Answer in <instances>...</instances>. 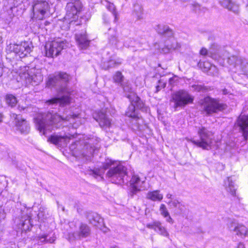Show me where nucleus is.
I'll return each mask as SVG.
<instances>
[{
	"mask_svg": "<svg viewBox=\"0 0 248 248\" xmlns=\"http://www.w3.org/2000/svg\"><path fill=\"white\" fill-rule=\"evenodd\" d=\"M108 169L109 170L106 176L112 183L118 184L124 183V178L127 175L126 168L121 164L115 166L114 161L111 159H106L101 167L91 170L90 174L94 177L100 176L102 178L105 171Z\"/></svg>",
	"mask_w": 248,
	"mask_h": 248,
	"instance_id": "f257e3e1",
	"label": "nucleus"
},
{
	"mask_svg": "<svg viewBox=\"0 0 248 248\" xmlns=\"http://www.w3.org/2000/svg\"><path fill=\"white\" fill-rule=\"evenodd\" d=\"M62 120V116L57 113L47 112L38 114L34 118V122L38 130L45 135L47 131L52 129L53 125L61 123Z\"/></svg>",
	"mask_w": 248,
	"mask_h": 248,
	"instance_id": "f03ea898",
	"label": "nucleus"
},
{
	"mask_svg": "<svg viewBox=\"0 0 248 248\" xmlns=\"http://www.w3.org/2000/svg\"><path fill=\"white\" fill-rule=\"evenodd\" d=\"M199 104L202 111L207 116H210L213 113H218L223 111L227 108V105L215 98L206 96L203 99H201Z\"/></svg>",
	"mask_w": 248,
	"mask_h": 248,
	"instance_id": "7ed1b4c3",
	"label": "nucleus"
},
{
	"mask_svg": "<svg viewBox=\"0 0 248 248\" xmlns=\"http://www.w3.org/2000/svg\"><path fill=\"white\" fill-rule=\"evenodd\" d=\"M200 140H198L191 139V142L203 150H210L213 143V135L211 131L205 127L200 128L198 131Z\"/></svg>",
	"mask_w": 248,
	"mask_h": 248,
	"instance_id": "20e7f679",
	"label": "nucleus"
},
{
	"mask_svg": "<svg viewBox=\"0 0 248 248\" xmlns=\"http://www.w3.org/2000/svg\"><path fill=\"white\" fill-rule=\"evenodd\" d=\"M81 8V3L79 0H71L67 3L65 8L66 15L63 19V22H66L70 25L75 24L78 19V14Z\"/></svg>",
	"mask_w": 248,
	"mask_h": 248,
	"instance_id": "39448f33",
	"label": "nucleus"
},
{
	"mask_svg": "<svg viewBox=\"0 0 248 248\" xmlns=\"http://www.w3.org/2000/svg\"><path fill=\"white\" fill-rule=\"evenodd\" d=\"M72 77L66 73H63V108L69 106L74 103V90L69 88L72 83Z\"/></svg>",
	"mask_w": 248,
	"mask_h": 248,
	"instance_id": "423d86ee",
	"label": "nucleus"
},
{
	"mask_svg": "<svg viewBox=\"0 0 248 248\" xmlns=\"http://www.w3.org/2000/svg\"><path fill=\"white\" fill-rule=\"evenodd\" d=\"M49 8V4L46 0H35L32 6L31 19L33 20L43 19Z\"/></svg>",
	"mask_w": 248,
	"mask_h": 248,
	"instance_id": "0eeeda50",
	"label": "nucleus"
},
{
	"mask_svg": "<svg viewBox=\"0 0 248 248\" xmlns=\"http://www.w3.org/2000/svg\"><path fill=\"white\" fill-rule=\"evenodd\" d=\"M20 78L24 80L26 83L32 85H37L43 80L41 70L40 69H33L29 72L24 71L19 73Z\"/></svg>",
	"mask_w": 248,
	"mask_h": 248,
	"instance_id": "6e6552de",
	"label": "nucleus"
},
{
	"mask_svg": "<svg viewBox=\"0 0 248 248\" xmlns=\"http://www.w3.org/2000/svg\"><path fill=\"white\" fill-rule=\"evenodd\" d=\"M126 97L129 99L131 105L127 108L125 114L128 117L136 118L138 117V114L136 112V108H142L144 104L140 99L134 93H130Z\"/></svg>",
	"mask_w": 248,
	"mask_h": 248,
	"instance_id": "1a4fd4ad",
	"label": "nucleus"
},
{
	"mask_svg": "<svg viewBox=\"0 0 248 248\" xmlns=\"http://www.w3.org/2000/svg\"><path fill=\"white\" fill-rule=\"evenodd\" d=\"M172 100L174 102V107H183L186 105L193 103V97L188 92L181 90L172 95Z\"/></svg>",
	"mask_w": 248,
	"mask_h": 248,
	"instance_id": "9d476101",
	"label": "nucleus"
},
{
	"mask_svg": "<svg viewBox=\"0 0 248 248\" xmlns=\"http://www.w3.org/2000/svg\"><path fill=\"white\" fill-rule=\"evenodd\" d=\"M227 225L230 232H234L236 235L242 238L248 235V228L243 224L239 223L234 218L229 219Z\"/></svg>",
	"mask_w": 248,
	"mask_h": 248,
	"instance_id": "9b49d317",
	"label": "nucleus"
},
{
	"mask_svg": "<svg viewBox=\"0 0 248 248\" xmlns=\"http://www.w3.org/2000/svg\"><path fill=\"white\" fill-rule=\"evenodd\" d=\"M45 48L46 57H57L62 50V41L60 39L48 42L46 44Z\"/></svg>",
	"mask_w": 248,
	"mask_h": 248,
	"instance_id": "f8f14e48",
	"label": "nucleus"
},
{
	"mask_svg": "<svg viewBox=\"0 0 248 248\" xmlns=\"http://www.w3.org/2000/svg\"><path fill=\"white\" fill-rule=\"evenodd\" d=\"M145 178L140 179L138 175H133L130 181V195L133 197L141 190H145L146 187L143 186Z\"/></svg>",
	"mask_w": 248,
	"mask_h": 248,
	"instance_id": "ddd939ff",
	"label": "nucleus"
},
{
	"mask_svg": "<svg viewBox=\"0 0 248 248\" xmlns=\"http://www.w3.org/2000/svg\"><path fill=\"white\" fill-rule=\"evenodd\" d=\"M93 118L102 128H109L111 125V120L105 113L101 111H95L93 113Z\"/></svg>",
	"mask_w": 248,
	"mask_h": 248,
	"instance_id": "4468645a",
	"label": "nucleus"
},
{
	"mask_svg": "<svg viewBox=\"0 0 248 248\" xmlns=\"http://www.w3.org/2000/svg\"><path fill=\"white\" fill-rule=\"evenodd\" d=\"M10 48L16 55L22 58L27 55L31 51L28 43L23 42L20 45L14 44Z\"/></svg>",
	"mask_w": 248,
	"mask_h": 248,
	"instance_id": "2eb2a0df",
	"label": "nucleus"
},
{
	"mask_svg": "<svg viewBox=\"0 0 248 248\" xmlns=\"http://www.w3.org/2000/svg\"><path fill=\"white\" fill-rule=\"evenodd\" d=\"M90 234L91 229L89 226L86 224L81 223L78 227V230L76 232L72 233V236H70L69 238L70 239H80L89 236Z\"/></svg>",
	"mask_w": 248,
	"mask_h": 248,
	"instance_id": "dca6fc26",
	"label": "nucleus"
},
{
	"mask_svg": "<svg viewBox=\"0 0 248 248\" xmlns=\"http://www.w3.org/2000/svg\"><path fill=\"white\" fill-rule=\"evenodd\" d=\"M62 74L61 72L55 73L48 76L46 80V86L48 88H53L61 86ZM61 88L60 87V89Z\"/></svg>",
	"mask_w": 248,
	"mask_h": 248,
	"instance_id": "f3484780",
	"label": "nucleus"
},
{
	"mask_svg": "<svg viewBox=\"0 0 248 248\" xmlns=\"http://www.w3.org/2000/svg\"><path fill=\"white\" fill-rule=\"evenodd\" d=\"M222 57L223 60L227 59V62L230 65L238 69L240 66H242V63L245 59L244 58L237 56L232 55L230 56L229 53L227 51L223 52Z\"/></svg>",
	"mask_w": 248,
	"mask_h": 248,
	"instance_id": "a211bd4d",
	"label": "nucleus"
},
{
	"mask_svg": "<svg viewBox=\"0 0 248 248\" xmlns=\"http://www.w3.org/2000/svg\"><path fill=\"white\" fill-rule=\"evenodd\" d=\"M237 124L242 131L244 138L248 137V115H240L237 119Z\"/></svg>",
	"mask_w": 248,
	"mask_h": 248,
	"instance_id": "6ab92c4d",
	"label": "nucleus"
},
{
	"mask_svg": "<svg viewBox=\"0 0 248 248\" xmlns=\"http://www.w3.org/2000/svg\"><path fill=\"white\" fill-rule=\"evenodd\" d=\"M86 217L90 223L100 228L104 225L103 219L96 213L88 212Z\"/></svg>",
	"mask_w": 248,
	"mask_h": 248,
	"instance_id": "aec40b11",
	"label": "nucleus"
},
{
	"mask_svg": "<svg viewBox=\"0 0 248 248\" xmlns=\"http://www.w3.org/2000/svg\"><path fill=\"white\" fill-rule=\"evenodd\" d=\"M75 39L80 49H86L89 46L90 41L87 38L85 33L76 34Z\"/></svg>",
	"mask_w": 248,
	"mask_h": 248,
	"instance_id": "412c9836",
	"label": "nucleus"
},
{
	"mask_svg": "<svg viewBox=\"0 0 248 248\" xmlns=\"http://www.w3.org/2000/svg\"><path fill=\"white\" fill-rule=\"evenodd\" d=\"M14 116L15 115V119L16 121V125L18 129L21 132V133L27 134L29 132L30 127L29 124L25 119H19L18 116L14 114Z\"/></svg>",
	"mask_w": 248,
	"mask_h": 248,
	"instance_id": "4be33fe9",
	"label": "nucleus"
},
{
	"mask_svg": "<svg viewBox=\"0 0 248 248\" xmlns=\"http://www.w3.org/2000/svg\"><path fill=\"white\" fill-rule=\"evenodd\" d=\"M220 3L224 8L232 11L235 14H238L239 12V6L231 0H220Z\"/></svg>",
	"mask_w": 248,
	"mask_h": 248,
	"instance_id": "5701e85b",
	"label": "nucleus"
},
{
	"mask_svg": "<svg viewBox=\"0 0 248 248\" xmlns=\"http://www.w3.org/2000/svg\"><path fill=\"white\" fill-rule=\"evenodd\" d=\"M18 225V228L22 231L26 232L31 230L32 226L31 222V217L29 216L22 217Z\"/></svg>",
	"mask_w": 248,
	"mask_h": 248,
	"instance_id": "b1692460",
	"label": "nucleus"
},
{
	"mask_svg": "<svg viewBox=\"0 0 248 248\" xmlns=\"http://www.w3.org/2000/svg\"><path fill=\"white\" fill-rule=\"evenodd\" d=\"M170 209H175V214H180L184 209V205L177 200H171L167 202Z\"/></svg>",
	"mask_w": 248,
	"mask_h": 248,
	"instance_id": "393cba45",
	"label": "nucleus"
},
{
	"mask_svg": "<svg viewBox=\"0 0 248 248\" xmlns=\"http://www.w3.org/2000/svg\"><path fill=\"white\" fill-rule=\"evenodd\" d=\"M156 31L165 37H171L173 36L172 31L168 26L164 25H158L156 28Z\"/></svg>",
	"mask_w": 248,
	"mask_h": 248,
	"instance_id": "a878e982",
	"label": "nucleus"
},
{
	"mask_svg": "<svg viewBox=\"0 0 248 248\" xmlns=\"http://www.w3.org/2000/svg\"><path fill=\"white\" fill-rule=\"evenodd\" d=\"M79 114H73L70 116L66 117L65 119L63 118V127L68 126V125L66 124L67 121L69 122L70 124L71 125L72 127H76L78 125L76 123L78 121H79Z\"/></svg>",
	"mask_w": 248,
	"mask_h": 248,
	"instance_id": "bb28decb",
	"label": "nucleus"
},
{
	"mask_svg": "<svg viewBox=\"0 0 248 248\" xmlns=\"http://www.w3.org/2000/svg\"><path fill=\"white\" fill-rule=\"evenodd\" d=\"M225 188L227 192L233 196H235L236 188L234 183L231 177H228L225 181Z\"/></svg>",
	"mask_w": 248,
	"mask_h": 248,
	"instance_id": "cd10ccee",
	"label": "nucleus"
},
{
	"mask_svg": "<svg viewBox=\"0 0 248 248\" xmlns=\"http://www.w3.org/2000/svg\"><path fill=\"white\" fill-rule=\"evenodd\" d=\"M163 196L160 193L159 190L149 191L146 195V198L152 201H160L163 199Z\"/></svg>",
	"mask_w": 248,
	"mask_h": 248,
	"instance_id": "c85d7f7f",
	"label": "nucleus"
},
{
	"mask_svg": "<svg viewBox=\"0 0 248 248\" xmlns=\"http://www.w3.org/2000/svg\"><path fill=\"white\" fill-rule=\"evenodd\" d=\"M143 8L142 6L139 4H134L133 15L135 16L138 20H140L143 18Z\"/></svg>",
	"mask_w": 248,
	"mask_h": 248,
	"instance_id": "c756f323",
	"label": "nucleus"
},
{
	"mask_svg": "<svg viewBox=\"0 0 248 248\" xmlns=\"http://www.w3.org/2000/svg\"><path fill=\"white\" fill-rule=\"evenodd\" d=\"M26 0H9L8 2L12 5L10 7L11 9L13 10L14 8L19 7L20 9H25V6L23 3Z\"/></svg>",
	"mask_w": 248,
	"mask_h": 248,
	"instance_id": "7c9ffc66",
	"label": "nucleus"
},
{
	"mask_svg": "<svg viewBox=\"0 0 248 248\" xmlns=\"http://www.w3.org/2000/svg\"><path fill=\"white\" fill-rule=\"evenodd\" d=\"M5 102L9 106L12 108L15 107L17 103L16 98L11 94H8L6 95Z\"/></svg>",
	"mask_w": 248,
	"mask_h": 248,
	"instance_id": "2f4dec72",
	"label": "nucleus"
},
{
	"mask_svg": "<svg viewBox=\"0 0 248 248\" xmlns=\"http://www.w3.org/2000/svg\"><path fill=\"white\" fill-rule=\"evenodd\" d=\"M46 103L48 105H59V106H61L62 104V96L59 95L57 97H55L51 98V99L47 100Z\"/></svg>",
	"mask_w": 248,
	"mask_h": 248,
	"instance_id": "473e14b6",
	"label": "nucleus"
},
{
	"mask_svg": "<svg viewBox=\"0 0 248 248\" xmlns=\"http://www.w3.org/2000/svg\"><path fill=\"white\" fill-rule=\"evenodd\" d=\"M163 226L161 223L159 221H155L152 223H148L146 225V227L154 230L155 232L159 231L160 228Z\"/></svg>",
	"mask_w": 248,
	"mask_h": 248,
	"instance_id": "72a5a7b5",
	"label": "nucleus"
},
{
	"mask_svg": "<svg viewBox=\"0 0 248 248\" xmlns=\"http://www.w3.org/2000/svg\"><path fill=\"white\" fill-rule=\"evenodd\" d=\"M198 65L204 72L208 73L210 72V69H211V67H212V64L208 62H200L198 63Z\"/></svg>",
	"mask_w": 248,
	"mask_h": 248,
	"instance_id": "f704fd0d",
	"label": "nucleus"
},
{
	"mask_svg": "<svg viewBox=\"0 0 248 248\" xmlns=\"http://www.w3.org/2000/svg\"><path fill=\"white\" fill-rule=\"evenodd\" d=\"M107 9L112 13V15L114 17V22H116L118 21V13L116 11V8L114 4L112 3H110L108 2V4L107 5Z\"/></svg>",
	"mask_w": 248,
	"mask_h": 248,
	"instance_id": "c9c22d12",
	"label": "nucleus"
},
{
	"mask_svg": "<svg viewBox=\"0 0 248 248\" xmlns=\"http://www.w3.org/2000/svg\"><path fill=\"white\" fill-rule=\"evenodd\" d=\"M51 142L61 147V143L62 141V136L58 135H52L50 138Z\"/></svg>",
	"mask_w": 248,
	"mask_h": 248,
	"instance_id": "e433bc0d",
	"label": "nucleus"
},
{
	"mask_svg": "<svg viewBox=\"0 0 248 248\" xmlns=\"http://www.w3.org/2000/svg\"><path fill=\"white\" fill-rule=\"evenodd\" d=\"M37 239L40 241L41 243H52L54 242L55 239L50 238L47 239V235L45 234L39 235L37 236Z\"/></svg>",
	"mask_w": 248,
	"mask_h": 248,
	"instance_id": "4c0bfd02",
	"label": "nucleus"
},
{
	"mask_svg": "<svg viewBox=\"0 0 248 248\" xmlns=\"http://www.w3.org/2000/svg\"><path fill=\"white\" fill-rule=\"evenodd\" d=\"M167 83V79L164 78H161L158 81V84L156 86V93L158 92L160 90L165 87Z\"/></svg>",
	"mask_w": 248,
	"mask_h": 248,
	"instance_id": "58836bf2",
	"label": "nucleus"
},
{
	"mask_svg": "<svg viewBox=\"0 0 248 248\" xmlns=\"http://www.w3.org/2000/svg\"><path fill=\"white\" fill-rule=\"evenodd\" d=\"M241 70L244 75L248 76V61L245 59L242 63V66H240L239 69Z\"/></svg>",
	"mask_w": 248,
	"mask_h": 248,
	"instance_id": "ea45409f",
	"label": "nucleus"
},
{
	"mask_svg": "<svg viewBox=\"0 0 248 248\" xmlns=\"http://www.w3.org/2000/svg\"><path fill=\"white\" fill-rule=\"evenodd\" d=\"M171 44L169 43V46H170L171 50H175L181 47V45L178 43L176 39L174 38H170Z\"/></svg>",
	"mask_w": 248,
	"mask_h": 248,
	"instance_id": "a19ab883",
	"label": "nucleus"
},
{
	"mask_svg": "<svg viewBox=\"0 0 248 248\" xmlns=\"http://www.w3.org/2000/svg\"><path fill=\"white\" fill-rule=\"evenodd\" d=\"M122 63V61L120 59H118L117 61L110 60L107 62V68H112L117 66Z\"/></svg>",
	"mask_w": 248,
	"mask_h": 248,
	"instance_id": "79ce46f5",
	"label": "nucleus"
},
{
	"mask_svg": "<svg viewBox=\"0 0 248 248\" xmlns=\"http://www.w3.org/2000/svg\"><path fill=\"white\" fill-rule=\"evenodd\" d=\"M159 211L160 214L164 217H166L168 216L170 214L166 205L164 204H161L160 206Z\"/></svg>",
	"mask_w": 248,
	"mask_h": 248,
	"instance_id": "37998d69",
	"label": "nucleus"
},
{
	"mask_svg": "<svg viewBox=\"0 0 248 248\" xmlns=\"http://www.w3.org/2000/svg\"><path fill=\"white\" fill-rule=\"evenodd\" d=\"M18 109L21 111H23L25 113H31V112H32L33 111L34 108H33L31 106H28L27 107L26 106L23 107V106H21L19 105L18 106Z\"/></svg>",
	"mask_w": 248,
	"mask_h": 248,
	"instance_id": "c03bdc74",
	"label": "nucleus"
},
{
	"mask_svg": "<svg viewBox=\"0 0 248 248\" xmlns=\"http://www.w3.org/2000/svg\"><path fill=\"white\" fill-rule=\"evenodd\" d=\"M200 53L201 55H202V56H208L209 57H210L213 59H215V56L214 55H213L210 51H208L206 48H205V47H202L200 51Z\"/></svg>",
	"mask_w": 248,
	"mask_h": 248,
	"instance_id": "a18cd8bd",
	"label": "nucleus"
},
{
	"mask_svg": "<svg viewBox=\"0 0 248 248\" xmlns=\"http://www.w3.org/2000/svg\"><path fill=\"white\" fill-rule=\"evenodd\" d=\"M123 76L121 72L118 71L113 76V80L116 83H120L123 79Z\"/></svg>",
	"mask_w": 248,
	"mask_h": 248,
	"instance_id": "49530a36",
	"label": "nucleus"
},
{
	"mask_svg": "<svg viewBox=\"0 0 248 248\" xmlns=\"http://www.w3.org/2000/svg\"><path fill=\"white\" fill-rule=\"evenodd\" d=\"M156 232L159 234L160 235L166 237H168L169 236V233L167 232L166 229L164 226H162L161 228H160L159 231H157Z\"/></svg>",
	"mask_w": 248,
	"mask_h": 248,
	"instance_id": "de8ad7c7",
	"label": "nucleus"
},
{
	"mask_svg": "<svg viewBox=\"0 0 248 248\" xmlns=\"http://www.w3.org/2000/svg\"><path fill=\"white\" fill-rule=\"evenodd\" d=\"M109 40L110 43L112 45L116 46L118 42V40L117 37L115 36V35L111 36L109 38Z\"/></svg>",
	"mask_w": 248,
	"mask_h": 248,
	"instance_id": "09e8293b",
	"label": "nucleus"
},
{
	"mask_svg": "<svg viewBox=\"0 0 248 248\" xmlns=\"http://www.w3.org/2000/svg\"><path fill=\"white\" fill-rule=\"evenodd\" d=\"M170 50H171V49L169 46V43L166 42V46L161 49V52L164 53H168L170 51Z\"/></svg>",
	"mask_w": 248,
	"mask_h": 248,
	"instance_id": "8fccbe9b",
	"label": "nucleus"
},
{
	"mask_svg": "<svg viewBox=\"0 0 248 248\" xmlns=\"http://www.w3.org/2000/svg\"><path fill=\"white\" fill-rule=\"evenodd\" d=\"M217 69L216 66L212 64V67H211V69H210V72H209V74H215L217 73Z\"/></svg>",
	"mask_w": 248,
	"mask_h": 248,
	"instance_id": "3c124183",
	"label": "nucleus"
},
{
	"mask_svg": "<svg viewBox=\"0 0 248 248\" xmlns=\"http://www.w3.org/2000/svg\"><path fill=\"white\" fill-rule=\"evenodd\" d=\"M165 218H166V220L167 222L170 223L171 224H173L174 223V220L170 216V214H169V216H166Z\"/></svg>",
	"mask_w": 248,
	"mask_h": 248,
	"instance_id": "603ef678",
	"label": "nucleus"
},
{
	"mask_svg": "<svg viewBox=\"0 0 248 248\" xmlns=\"http://www.w3.org/2000/svg\"><path fill=\"white\" fill-rule=\"evenodd\" d=\"M237 248H245V247L243 243L240 242L238 243Z\"/></svg>",
	"mask_w": 248,
	"mask_h": 248,
	"instance_id": "864d4df0",
	"label": "nucleus"
},
{
	"mask_svg": "<svg viewBox=\"0 0 248 248\" xmlns=\"http://www.w3.org/2000/svg\"><path fill=\"white\" fill-rule=\"evenodd\" d=\"M169 84L172 85L174 82V78H170L169 79Z\"/></svg>",
	"mask_w": 248,
	"mask_h": 248,
	"instance_id": "5fc2aeb1",
	"label": "nucleus"
},
{
	"mask_svg": "<svg viewBox=\"0 0 248 248\" xmlns=\"http://www.w3.org/2000/svg\"><path fill=\"white\" fill-rule=\"evenodd\" d=\"M166 197L169 199H170V200H172V195L170 194H167L166 195Z\"/></svg>",
	"mask_w": 248,
	"mask_h": 248,
	"instance_id": "6e6d98bb",
	"label": "nucleus"
},
{
	"mask_svg": "<svg viewBox=\"0 0 248 248\" xmlns=\"http://www.w3.org/2000/svg\"><path fill=\"white\" fill-rule=\"evenodd\" d=\"M3 117V115L1 113H0V123L2 122Z\"/></svg>",
	"mask_w": 248,
	"mask_h": 248,
	"instance_id": "4d7b16f0",
	"label": "nucleus"
},
{
	"mask_svg": "<svg viewBox=\"0 0 248 248\" xmlns=\"http://www.w3.org/2000/svg\"><path fill=\"white\" fill-rule=\"evenodd\" d=\"M128 89V87H124V91L126 92L127 91V89Z\"/></svg>",
	"mask_w": 248,
	"mask_h": 248,
	"instance_id": "13d9d810",
	"label": "nucleus"
},
{
	"mask_svg": "<svg viewBox=\"0 0 248 248\" xmlns=\"http://www.w3.org/2000/svg\"><path fill=\"white\" fill-rule=\"evenodd\" d=\"M70 148L72 149H74L75 148V147H74V145L73 144H72L71 147H70Z\"/></svg>",
	"mask_w": 248,
	"mask_h": 248,
	"instance_id": "bf43d9fd",
	"label": "nucleus"
},
{
	"mask_svg": "<svg viewBox=\"0 0 248 248\" xmlns=\"http://www.w3.org/2000/svg\"><path fill=\"white\" fill-rule=\"evenodd\" d=\"M1 40H2V37H1V36L0 35V43H1Z\"/></svg>",
	"mask_w": 248,
	"mask_h": 248,
	"instance_id": "052dcab7",
	"label": "nucleus"
},
{
	"mask_svg": "<svg viewBox=\"0 0 248 248\" xmlns=\"http://www.w3.org/2000/svg\"><path fill=\"white\" fill-rule=\"evenodd\" d=\"M223 93H224V94H226V91H225V90H224V91H223Z\"/></svg>",
	"mask_w": 248,
	"mask_h": 248,
	"instance_id": "680f3d73",
	"label": "nucleus"
},
{
	"mask_svg": "<svg viewBox=\"0 0 248 248\" xmlns=\"http://www.w3.org/2000/svg\"><path fill=\"white\" fill-rule=\"evenodd\" d=\"M119 248L118 247H113V248Z\"/></svg>",
	"mask_w": 248,
	"mask_h": 248,
	"instance_id": "e2e57ef3",
	"label": "nucleus"
},
{
	"mask_svg": "<svg viewBox=\"0 0 248 248\" xmlns=\"http://www.w3.org/2000/svg\"><path fill=\"white\" fill-rule=\"evenodd\" d=\"M63 45L64 44V41L62 42ZM64 48V46H63V49Z\"/></svg>",
	"mask_w": 248,
	"mask_h": 248,
	"instance_id": "0e129e2a",
	"label": "nucleus"
}]
</instances>
